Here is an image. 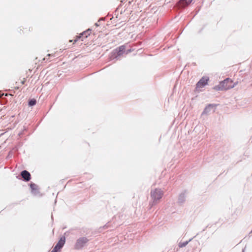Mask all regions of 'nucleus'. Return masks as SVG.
<instances>
[{
  "label": "nucleus",
  "instance_id": "nucleus-1",
  "mask_svg": "<svg viewBox=\"0 0 252 252\" xmlns=\"http://www.w3.org/2000/svg\"><path fill=\"white\" fill-rule=\"evenodd\" d=\"M235 84L233 81L229 79H226L221 82L218 85L214 87L216 91H222L231 89L234 87Z\"/></svg>",
  "mask_w": 252,
  "mask_h": 252
},
{
  "label": "nucleus",
  "instance_id": "nucleus-2",
  "mask_svg": "<svg viewBox=\"0 0 252 252\" xmlns=\"http://www.w3.org/2000/svg\"><path fill=\"white\" fill-rule=\"evenodd\" d=\"M89 240L86 237H81L78 239L74 245V249L80 250L85 246L88 242Z\"/></svg>",
  "mask_w": 252,
  "mask_h": 252
},
{
  "label": "nucleus",
  "instance_id": "nucleus-3",
  "mask_svg": "<svg viewBox=\"0 0 252 252\" xmlns=\"http://www.w3.org/2000/svg\"><path fill=\"white\" fill-rule=\"evenodd\" d=\"M65 242V237H62L61 238L60 240L57 245L55 246L53 249L52 250L51 252H59L61 251V250L64 245Z\"/></svg>",
  "mask_w": 252,
  "mask_h": 252
},
{
  "label": "nucleus",
  "instance_id": "nucleus-4",
  "mask_svg": "<svg viewBox=\"0 0 252 252\" xmlns=\"http://www.w3.org/2000/svg\"><path fill=\"white\" fill-rule=\"evenodd\" d=\"M162 192L160 189H155L151 192V196L154 202L160 199L162 196Z\"/></svg>",
  "mask_w": 252,
  "mask_h": 252
},
{
  "label": "nucleus",
  "instance_id": "nucleus-5",
  "mask_svg": "<svg viewBox=\"0 0 252 252\" xmlns=\"http://www.w3.org/2000/svg\"><path fill=\"white\" fill-rule=\"evenodd\" d=\"M209 77H202L196 84V88L200 89L204 87L206 85L209 81Z\"/></svg>",
  "mask_w": 252,
  "mask_h": 252
},
{
  "label": "nucleus",
  "instance_id": "nucleus-6",
  "mask_svg": "<svg viewBox=\"0 0 252 252\" xmlns=\"http://www.w3.org/2000/svg\"><path fill=\"white\" fill-rule=\"evenodd\" d=\"M21 175L22 178L26 181H29L31 179V174L26 170L23 171Z\"/></svg>",
  "mask_w": 252,
  "mask_h": 252
},
{
  "label": "nucleus",
  "instance_id": "nucleus-7",
  "mask_svg": "<svg viewBox=\"0 0 252 252\" xmlns=\"http://www.w3.org/2000/svg\"><path fill=\"white\" fill-rule=\"evenodd\" d=\"M19 80L20 81V82L16 81L14 86V87L16 89H18L21 86L25 84V82L26 81V78L24 77H23L22 79L19 78Z\"/></svg>",
  "mask_w": 252,
  "mask_h": 252
},
{
  "label": "nucleus",
  "instance_id": "nucleus-8",
  "mask_svg": "<svg viewBox=\"0 0 252 252\" xmlns=\"http://www.w3.org/2000/svg\"><path fill=\"white\" fill-rule=\"evenodd\" d=\"M90 31H86L83 32L82 33L80 34L79 36H77L76 39L74 40V42H76L79 38L82 37H84L86 38L90 34L89 33Z\"/></svg>",
  "mask_w": 252,
  "mask_h": 252
},
{
  "label": "nucleus",
  "instance_id": "nucleus-9",
  "mask_svg": "<svg viewBox=\"0 0 252 252\" xmlns=\"http://www.w3.org/2000/svg\"><path fill=\"white\" fill-rule=\"evenodd\" d=\"M118 55L123 54L125 52V47L124 46H121L119 47L118 49H116Z\"/></svg>",
  "mask_w": 252,
  "mask_h": 252
},
{
  "label": "nucleus",
  "instance_id": "nucleus-10",
  "mask_svg": "<svg viewBox=\"0 0 252 252\" xmlns=\"http://www.w3.org/2000/svg\"><path fill=\"white\" fill-rule=\"evenodd\" d=\"M30 187L32 191H36L38 189V186L34 183L31 184Z\"/></svg>",
  "mask_w": 252,
  "mask_h": 252
},
{
  "label": "nucleus",
  "instance_id": "nucleus-11",
  "mask_svg": "<svg viewBox=\"0 0 252 252\" xmlns=\"http://www.w3.org/2000/svg\"><path fill=\"white\" fill-rule=\"evenodd\" d=\"M36 101L35 99H31L29 102V105L32 106L35 105Z\"/></svg>",
  "mask_w": 252,
  "mask_h": 252
},
{
  "label": "nucleus",
  "instance_id": "nucleus-12",
  "mask_svg": "<svg viewBox=\"0 0 252 252\" xmlns=\"http://www.w3.org/2000/svg\"><path fill=\"white\" fill-rule=\"evenodd\" d=\"M48 56H49V57L51 56V57H55L56 56H55V54H48Z\"/></svg>",
  "mask_w": 252,
  "mask_h": 252
},
{
  "label": "nucleus",
  "instance_id": "nucleus-13",
  "mask_svg": "<svg viewBox=\"0 0 252 252\" xmlns=\"http://www.w3.org/2000/svg\"><path fill=\"white\" fill-rule=\"evenodd\" d=\"M187 2H189L191 1V0H186Z\"/></svg>",
  "mask_w": 252,
  "mask_h": 252
}]
</instances>
